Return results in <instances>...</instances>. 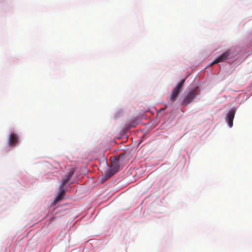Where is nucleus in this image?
<instances>
[{
	"mask_svg": "<svg viewBox=\"0 0 252 252\" xmlns=\"http://www.w3.org/2000/svg\"><path fill=\"white\" fill-rule=\"evenodd\" d=\"M186 80V78L182 80V81L174 87L172 91V93L168 96L167 100L169 102L173 103L177 98L180 90L183 86L184 83Z\"/></svg>",
	"mask_w": 252,
	"mask_h": 252,
	"instance_id": "obj_1",
	"label": "nucleus"
},
{
	"mask_svg": "<svg viewBox=\"0 0 252 252\" xmlns=\"http://www.w3.org/2000/svg\"><path fill=\"white\" fill-rule=\"evenodd\" d=\"M237 55L236 52L231 49H228L225 53L222 54L220 56L217 58L211 64V65L220 62L225 61L229 58H233Z\"/></svg>",
	"mask_w": 252,
	"mask_h": 252,
	"instance_id": "obj_2",
	"label": "nucleus"
},
{
	"mask_svg": "<svg viewBox=\"0 0 252 252\" xmlns=\"http://www.w3.org/2000/svg\"><path fill=\"white\" fill-rule=\"evenodd\" d=\"M197 95V93L196 90L194 89L189 91L185 95L182 104L184 105H188L196 97Z\"/></svg>",
	"mask_w": 252,
	"mask_h": 252,
	"instance_id": "obj_3",
	"label": "nucleus"
},
{
	"mask_svg": "<svg viewBox=\"0 0 252 252\" xmlns=\"http://www.w3.org/2000/svg\"><path fill=\"white\" fill-rule=\"evenodd\" d=\"M18 135L15 133H11L8 139V144L10 146L15 147L18 142Z\"/></svg>",
	"mask_w": 252,
	"mask_h": 252,
	"instance_id": "obj_4",
	"label": "nucleus"
},
{
	"mask_svg": "<svg viewBox=\"0 0 252 252\" xmlns=\"http://www.w3.org/2000/svg\"><path fill=\"white\" fill-rule=\"evenodd\" d=\"M235 114V110H230L228 113L227 117L228 121V124L230 127H231L233 126V121L234 118Z\"/></svg>",
	"mask_w": 252,
	"mask_h": 252,
	"instance_id": "obj_5",
	"label": "nucleus"
},
{
	"mask_svg": "<svg viewBox=\"0 0 252 252\" xmlns=\"http://www.w3.org/2000/svg\"><path fill=\"white\" fill-rule=\"evenodd\" d=\"M73 173H74V172L71 171L67 172L64 176H63L62 178V185H63V186H66V184L70 180Z\"/></svg>",
	"mask_w": 252,
	"mask_h": 252,
	"instance_id": "obj_6",
	"label": "nucleus"
},
{
	"mask_svg": "<svg viewBox=\"0 0 252 252\" xmlns=\"http://www.w3.org/2000/svg\"><path fill=\"white\" fill-rule=\"evenodd\" d=\"M121 166V164L116 160V158L115 157H114L113 159H111L112 168L118 172Z\"/></svg>",
	"mask_w": 252,
	"mask_h": 252,
	"instance_id": "obj_7",
	"label": "nucleus"
},
{
	"mask_svg": "<svg viewBox=\"0 0 252 252\" xmlns=\"http://www.w3.org/2000/svg\"><path fill=\"white\" fill-rule=\"evenodd\" d=\"M125 158L126 156L125 154H121L119 155L118 157L116 158V160L121 164V166H123L125 163Z\"/></svg>",
	"mask_w": 252,
	"mask_h": 252,
	"instance_id": "obj_8",
	"label": "nucleus"
},
{
	"mask_svg": "<svg viewBox=\"0 0 252 252\" xmlns=\"http://www.w3.org/2000/svg\"><path fill=\"white\" fill-rule=\"evenodd\" d=\"M117 172V171H115L114 169H113V168H111V169L107 170L105 172V175H104L105 177V180H106L108 179V178H109L110 177L112 176L114 174H115Z\"/></svg>",
	"mask_w": 252,
	"mask_h": 252,
	"instance_id": "obj_9",
	"label": "nucleus"
},
{
	"mask_svg": "<svg viewBox=\"0 0 252 252\" xmlns=\"http://www.w3.org/2000/svg\"><path fill=\"white\" fill-rule=\"evenodd\" d=\"M65 186H63V185H61V186L59 187V194L62 195H64L65 193L66 192V188L65 189Z\"/></svg>",
	"mask_w": 252,
	"mask_h": 252,
	"instance_id": "obj_10",
	"label": "nucleus"
},
{
	"mask_svg": "<svg viewBox=\"0 0 252 252\" xmlns=\"http://www.w3.org/2000/svg\"><path fill=\"white\" fill-rule=\"evenodd\" d=\"M63 195L58 194V195L55 198L52 205H56L59 201H61L63 199Z\"/></svg>",
	"mask_w": 252,
	"mask_h": 252,
	"instance_id": "obj_11",
	"label": "nucleus"
},
{
	"mask_svg": "<svg viewBox=\"0 0 252 252\" xmlns=\"http://www.w3.org/2000/svg\"><path fill=\"white\" fill-rule=\"evenodd\" d=\"M137 125V123H136V122L135 121V122H133L132 123H131V124H129L128 127H135Z\"/></svg>",
	"mask_w": 252,
	"mask_h": 252,
	"instance_id": "obj_12",
	"label": "nucleus"
},
{
	"mask_svg": "<svg viewBox=\"0 0 252 252\" xmlns=\"http://www.w3.org/2000/svg\"><path fill=\"white\" fill-rule=\"evenodd\" d=\"M166 107H167V105H165V107H163V108H161L160 110V111H164V110H165V109L166 108Z\"/></svg>",
	"mask_w": 252,
	"mask_h": 252,
	"instance_id": "obj_13",
	"label": "nucleus"
}]
</instances>
